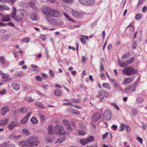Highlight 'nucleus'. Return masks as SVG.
Masks as SVG:
<instances>
[{
  "label": "nucleus",
  "instance_id": "1",
  "mask_svg": "<svg viewBox=\"0 0 147 147\" xmlns=\"http://www.w3.org/2000/svg\"><path fill=\"white\" fill-rule=\"evenodd\" d=\"M41 10L42 13L47 16L46 19L51 24H55L56 22V20L52 17L58 18L61 15V13L58 10L50 7H42Z\"/></svg>",
  "mask_w": 147,
  "mask_h": 147
},
{
  "label": "nucleus",
  "instance_id": "2",
  "mask_svg": "<svg viewBox=\"0 0 147 147\" xmlns=\"http://www.w3.org/2000/svg\"><path fill=\"white\" fill-rule=\"evenodd\" d=\"M18 16L16 14L11 17L12 18L17 22H19L22 21L25 17H27L28 14L26 10L20 9L19 10Z\"/></svg>",
  "mask_w": 147,
  "mask_h": 147
},
{
  "label": "nucleus",
  "instance_id": "3",
  "mask_svg": "<svg viewBox=\"0 0 147 147\" xmlns=\"http://www.w3.org/2000/svg\"><path fill=\"white\" fill-rule=\"evenodd\" d=\"M27 139L29 147L36 146L40 143L38 138L36 136H32Z\"/></svg>",
  "mask_w": 147,
  "mask_h": 147
},
{
  "label": "nucleus",
  "instance_id": "4",
  "mask_svg": "<svg viewBox=\"0 0 147 147\" xmlns=\"http://www.w3.org/2000/svg\"><path fill=\"white\" fill-rule=\"evenodd\" d=\"M122 72L126 76H131L137 74L138 71L132 67H128L125 68L122 70Z\"/></svg>",
  "mask_w": 147,
  "mask_h": 147
},
{
  "label": "nucleus",
  "instance_id": "5",
  "mask_svg": "<svg viewBox=\"0 0 147 147\" xmlns=\"http://www.w3.org/2000/svg\"><path fill=\"white\" fill-rule=\"evenodd\" d=\"M54 131L56 134L59 135H65L66 132L64 129V128L61 125H57L54 128Z\"/></svg>",
  "mask_w": 147,
  "mask_h": 147
},
{
  "label": "nucleus",
  "instance_id": "6",
  "mask_svg": "<svg viewBox=\"0 0 147 147\" xmlns=\"http://www.w3.org/2000/svg\"><path fill=\"white\" fill-rule=\"evenodd\" d=\"M79 3L81 5L85 6H89L93 5L95 0H78Z\"/></svg>",
  "mask_w": 147,
  "mask_h": 147
},
{
  "label": "nucleus",
  "instance_id": "7",
  "mask_svg": "<svg viewBox=\"0 0 147 147\" xmlns=\"http://www.w3.org/2000/svg\"><path fill=\"white\" fill-rule=\"evenodd\" d=\"M71 13L72 16L77 18H81L83 16V15L82 13L78 12L75 10H72L71 11Z\"/></svg>",
  "mask_w": 147,
  "mask_h": 147
},
{
  "label": "nucleus",
  "instance_id": "8",
  "mask_svg": "<svg viewBox=\"0 0 147 147\" xmlns=\"http://www.w3.org/2000/svg\"><path fill=\"white\" fill-rule=\"evenodd\" d=\"M104 113L105 119L107 120H110L111 117V112L109 109H107L104 110Z\"/></svg>",
  "mask_w": 147,
  "mask_h": 147
},
{
  "label": "nucleus",
  "instance_id": "9",
  "mask_svg": "<svg viewBox=\"0 0 147 147\" xmlns=\"http://www.w3.org/2000/svg\"><path fill=\"white\" fill-rule=\"evenodd\" d=\"M63 124L66 127L67 129L70 131H72L73 129L71 126V125L69 121L66 119H64L62 121Z\"/></svg>",
  "mask_w": 147,
  "mask_h": 147
},
{
  "label": "nucleus",
  "instance_id": "10",
  "mask_svg": "<svg viewBox=\"0 0 147 147\" xmlns=\"http://www.w3.org/2000/svg\"><path fill=\"white\" fill-rule=\"evenodd\" d=\"M0 15L1 17V21L3 22H8L11 20L10 16L9 14L4 15L1 13Z\"/></svg>",
  "mask_w": 147,
  "mask_h": 147
},
{
  "label": "nucleus",
  "instance_id": "11",
  "mask_svg": "<svg viewBox=\"0 0 147 147\" xmlns=\"http://www.w3.org/2000/svg\"><path fill=\"white\" fill-rule=\"evenodd\" d=\"M19 125V123L16 121H12L9 124L8 127L9 130H11L15 127Z\"/></svg>",
  "mask_w": 147,
  "mask_h": 147
},
{
  "label": "nucleus",
  "instance_id": "12",
  "mask_svg": "<svg viewBox=\"0 0 147 147\" xmlns=\"http://www.w3.org/2000/svg\"><path fill=\"white\" fill-rule=\"evenodd\" d=\"M101 115L99 113H96L94 114L92 117V120L95 122L101 118Z\"/></svg>",
  "mask_w": 147,
  "mask_h": 147
},
{
  "label": "nucleus",
  "instance_id": "13",
  "mask_svg": "<svg viewBox=\"0 0 147 147\" xmlns=\"http://www.w3.org/2000/svg\"><path fill=\"white\" fill-rule=\"evenodd\" d=\"M31 113L30 112L28 113L26 116L21 120V123L22 124H25L28 121L29 118L31 115Z\"/></svg>",
  "mask_w": 147,
  "mask_h": 147
},
{
  "label": "nucleus",
  "instance_id": "14",
  "mask_svg": "<svg viewBox=\"0 0 147 147\" xmlns=\"http://www.w3.org/2000/svg\"><path fill=\"white\" fill-rule=\"evenodd\" d=\"M1 74L2 75V78L4 79L5 78L4 80V81L5 82H7L11 80L12 79L11 78L9 77V75L8 74H6L3 73H1Z\"/></svg>",
  "mask_w": 147,
  "mask_h": 147
},
{
  "label": "nucleus",
  "instance_id": "15",
  "mask_svg": "<svg viewBox=\"0 0 147 147\" xmlns=\"http://www.w3.org/2000/svg\"><path fill=\"white\" fill-rule=\"evenodd\" d=\"M134 78V76L132 77L126 78L124 80L123 84L125 85L130 83L133 81Z\"/></svg>",
  "mask_w": 147,
  "mask_h": 147
},
{
  "label": "nucleus",
  "instance_id": "16",
  "mask_svg": "<svg viewBox=\"0 0 147 147\" xmlns=\"http://www.w3.org/2000/svg\"><path fill=\"white\" fill-rule=\"evenodd\" d=\"M9 111V108L7 107H3L1 109V113L2 115L4 116L5 114Z\"/></svg>",
  "mask_w": 147,
  "mask_h": 147
},
{
  "label": "nucleus",
  "instance_id": "17",
  "mask_svg": "<svg viewBox=\"0 0 147 147\" xmlns=\"http://www.w3.org/2000/svg\"><path fill=\"white\" fill-rule=\"evenodd\" d=\"M136 86L135 84L131 85V86H129L125 88V90H132V91H135L136 90Z\"/></svg>",
  "mask_w": 147,
  "mask_h": 147
},
{
  "label": "nucleus",
  "instance_id": "18",
  "mask_svg": "<svg viewBox=\"0 0 147 147\" xmlns=\"http://www.w3.org/2000/svg\"><path fill=\"white\" fill-rule=\"evenodd\" d=\"M19 145L21 147L25 146L29 147L28 144L27 142V139L25 141L20 142L19 143Z\"/></svg>",
  "mask_w": 147,
  "mask_h": 147
},
{
  "label": "nucleus",
  "instance_id": "19",
  "mask_svg": "<svg viewBox=\"0 0 147 147\" xmlns=\"http://www.w3.org/2000/svg\"><path fill=\"white\" fill-rule=\"evenodd\" d=\"M11 86L13 89L16 90H18L20 88V86L16 83H13L12 84Z\"/></svg>",
  "mask_w": 147,
  "mask_h": 147
},
{
  "label": "nucleus",
  "instance_id": "20",
  "mask_svg": "<svg viewBox=\"0 0 147 147\" xmlns=\"http://www.w3.org/2000/svg\"><path fill=\"white\" fill-rule=\"evenodd\" d=\"M134 58L133 57H131L128 60L126 61L125 62V63H123V64L126 65H128L131 63H132L134 61Z\"/></svg>",
  "mask_w": 147,
  "mask_h": 147
},
{
  "label": "nucleus",
  "instance_id": "21",
  "mask_svg": "<svg viewBox=\"0 0 147 147\" xmlns=\"http://www.w3.org/2000/svg\"><path fill=\"white\" fill-rule=\"evenodd\" d=\"M63 14L64 15V16L66 17V18L69 20L70 21H71L73 23L75 22V21L74 20H73V19L71 18L70 16L68 14H67L65 13V12H63Z\"/></svg>",
  "mask_w": 147,
  "mask_h": 147
},
{
  "label": "nucleus",
  "instance_id": "22",
  "mask_svg": "<svg viewBox=\"0 0 147 147\" xmlns=\"http://www.w3.org/2000/svg\"><path fill=\"white\" fill-rule=\"evenodd\" d=\"M31 19L34 21H36L38 19V17L37 15L35 13H32L30 16Z\"/></svg>",
  "mask_w": 147,
  "mask_h": 147
},
{
  "label": "nucleus",
  "instance_id": "23",
  "mask_svg": "<svg viewBox=\"0 0 147 147\" xmlns=\"http://www.w3.org/2000/svg\"><path fill=\"white\" fill-rule=\"evenodd\" d=\"M19 111L21 113H25L28 111V110L26 108H20L19 109Z\"/></svg>",
  "mask_w": 147,
  "mask_h": 147
},
{
  "label": "nucleus",
  "instance_id": "24",
  "mask_svg": "<svg viewBox=\"0 0 147 147\" xmlns=\"http://www.w3.org/2000/svg\"><path fill=\"white\" fill-rule=\"evenodd\" d=\"M0 62L3 65H5L6 63V60L3 56H0Z\"/></svg>",
  "mask_w": 147,
  "mask_h": 147
},
{
  "label": "nucleus",
  "instance_id": "25",
  "mask_svg": "<svg viewBox=\"0 0 147 147\" xmlns=\"http://www.w3.org/2000/svg\"><path fill=\"white\" fill-rule=\"evenodd\" d=\"M68 111L69 112L76 115H79L80 113L78 111L73 110L72 109H69Z\"/></svg>",
  "mask_w": 147,
  "mask_h": 147
},
{
  "label": "nucleus",
  "instance_id": "26",
  "mask_svg": "<svg viewBox=\"0 0 147 147\" xmlns=\"http://www.w3.org/2000/svg\"><path fill=\"white\" fill-rule=\"evenodd\" d=\"M8 121L7 119L0 120V125H4L6 124Z\"/></svg>",
  "mask_w": 147,
  "mask_h": 147
},
{
  "label": "nucleus",
  "instance_id": "27",
  "mask_svg": "<svg viewBox=\"0 0 147 147\" xmlns=\"http://www.w3.org/2000/svg\"><path fill=\"white\" fill-rule=\"evenodd\" d=\"M54 93L56 96H59L61 95L62 92L60 90L57 89L54 91Z\"/></svg>",
  "mask_w": 147,
  "mask_h": 147
},
{
  "label": "nucleus",
  "instance_id": "28",
  "mask_svg": "<svg viewBox=\"0 0 147 147\" xmlns=\"http://www.w3.org/2000/svg\"><path fill=\"white\" fill-rule=\"evenodd\" d=\"M31 122H32L33 124H36L38 123V121L35 117H32L30 120Z\"/></svg>",
  "mask_w": 147,
  "mask_h": 147
},
{
  "label": "nucleus",
  "instance_id": "29",
  "mask_svg": "<svg viewBox=\"0 0 147 147\" xmlns=\"http://www.w3.org/2000/svg\"><path fill=\"white\" fill-rule=\"evenodd\" d=\"M102 86L103 88H106L109 90H110L111 88V86L108 83H103L102 84Z\"/></svg>",
  "mask_w": 147,
  "mask_h": 147
},
{
  "label": "nucleus",
  "instance_id": "30",
  "mask_svg": "<svg viewBox=\"0 0 147 147\" xmlns=\"http://www.w3.org/2000/svg\"><path fill=\"white\" fill-rule=\"evenodd\" d=\"M79 142L82 145H83L88 144L86 139H81L79 140Z\"/></svg>",
  "mask_w": 147,
  "mask_h": 147
},
{
  "label": "nucleus",
  "instance_id": "31",
  "mask_svg": "<svg viewBox=\"0 0 147 147\" xmlns=\"http://www.w3.org/2000/svg\"><path fill=\"white\" fill-rule=\"evenodd\" d=\"M63 105H67V106H69L71 107H73L74 106L75 107L77 108H79V107L77 106H74L72 104V103L71 102H67L65 103H63Z\"/></svg>",
  "mask_w": 147,
  "mask_h": 147
},
{
  "label": "nucleus",
  "instance_id": "32",
  "mask_svg": "<svg viewBox=\"0 0 147 147\" xmlns=\"http://www.w3.org/2000/svg\"><path fill=\"white\" fill-rule=\"evenodd\" d=\"M94 138L93 136H90L86 139L87 143L89 142H92L94 140Z\"/></svg>",
  "mask_w": 147,
  "mask_h": 147
},
{
  "label": "nucleus",
  "instance_id": "33",
  "mask_svg": "<svg viewBox=\"0 0 147 147\" xmlns=\"http://www.w3.org/2000/svg\"><path fill=\"white\" fill-rule=\"evenodd\" d=\"M65 140V139L64 137H61L58 138L57 141L55 143H61L62 142L64 141Z\"/></svg>",
  "mask_w": 147,
  "mask_h": 147
},
{
  "label": "nucleus",
  "instance_id": "34",
  "mask_svg": "<svg viewBox=\"0 0 147 147\" xmlns=\"http://www.w3.org/2000/svg\"><path fill=\"white\" fill-rule=\"evenodd\" d=\"M100 94L102 96L105 97H107L108 95V94L107 92L104 91H101L100 93Z\"/></svg>",
  "mask_w": 147,
  "mask_h": 147
},
{
  "label": "nucleus",
  "instance_id": "35",
  "mask_svg": "<svg viewBox=\"0 0 147 147\" xmlns=\"http://www.w3.org/2000/svg\"><path fill=\"white\" fill-rule=\"evenodd\" d=\"M53 129V127L51 125H49V126L48 128V130L49 131V134H53V131L52 130Z\"/></svg>",
  "mask_w": 147,
  "mask_h": 147
},
{
  "label": "nucleus",
  "instance_id": "36",
  "mask_svg": "<svg viewBox=\"0 0 147 147\" xmlns=\"http://www.w3.org/2000/svg\"><path fill=\"white\" fill-rule=\"evenodd\" d=\"M143 17V15L141 14H137L136 15L135 18L136 20H138L142 18Z\"/></svg>",
  "mask_w": 147,
  "mask_h": 147
},
{
  "label": "nucleus",
  "instance_id": "37",
  "mask_svg": "<svg viewBox=\"0 0 147 147\" xmlns=\"http://www.w3.org/2000/svg\"><path fill=\"white\" fill-rule=\"evenodd\" d=\"M22 132L26 135H28L30 134V132L28 131L26 129H24L22 130Z\"/></svg>",
  "mask_w": 147,
  "mask_h": 147
},
{
  "label": "nucleus",
  "instance_id": "38",
  "mask_svg": "<svg viewBox=\"0 0 147 147\" xmlns=\"http://www.w3.org/2000/svg\"><path fill=\"white\" fill-rule=\"evenodd\" d=\"M35 105L36 106L42 108L43 107V105L40 102H36Z\"/></svg>",
  "mask_w": 147,
  "mask_h": 147
},
{
  "label": "nucleus",
  "instance_id": "39",
  "mask_svg": "<svg viewBox=\"0 0 147 147\" xmlns=\"http://www.w3.org/2000/svg\"><path fill=\"white\" fill-rule=\"evenodd\" d=\"M130 55V53H128L124 54L123 56L121 58L123 60H124L125 59L129 57Z\"/></svg>",
  "mask_w": 147,
  "mask_h": 147
},
{
  "label": "nucleus",
  "instance_id": "40",
  "mask_svg": "<svg viewBox=\"0 0 147 147\" xmlns=\"http://www.w3.org/2000/svg\"><path fill=\"white\" fill-rule=\"evenodd\" d=\"M22 73L20 71L19 72H16L14 74V75L18 77H20L23 76L22 75Z\"/></svg>",
  "mask_w": 147,
  "mask_h": 147
},
{
  "label": "nucleus",
  "instance_id": "41",
  "mask_svg": "<svg viewBox=\"0 0 147 147\" xmlns=\"http://www.w3.org/2000/svg\"><path fill=\"white\" fill-rule=\"evenodd\" d=\"M10 9V8L6 6L5 5H2V11L4 10L8 11Z\"/></svg>",
  "mask_w": 147,
  "mask_h": 147
},
{
  "label": "nucleus",
  "instance_id": "42",
  "mask_svg": "<svg viewBox=\"0 0 147 147\" xmlns=\"http://www.w3.org/2000/svg\"><path fill=\"white\" fill-rule=\"evenodd\" d=\"M49 74L52 78H54L55 76L54 72L52 69L50 70Z\"/></svg>",
  "mask_w": 147,
  "mask_h": 147
},
{
  "label": "nucleus",
  "instance_id": "43",
  "mask_svg": "<svg viewBox=\"0 0 147 147\" xmlns=\"http://www.w3.org/2000/svg\"><path fill=\"white\" fill-rule=\"evenodd\" d=\"M39 38L43 41H45L46 39V37L45 35L41 34L39 37Z\"/></svg>",
  "mask_w": 147,
  "mask_h": 147
},
{
  "label": "nucleus",
  "instance_id": "44",
  "mask_svg": "<svg viewBox=\"0 0 147 147\" xmlns=\"http://www.w3.org/2000/svg\"><path fill=\"white\" fill-rule=\"evenodd\" d=\"M16 9L15 7H13V11L12 12L11 14V17L12 16H13L15 15L16 14Z\"/></svg>",
  "mask_w": 147,
  "mask_h": 147
},
{
  "label": "nucleus",
  "instance_id": "45",
  "mask_svg": "<svg viewBox=\"0 0 147 147\" xmlns=\"http://www.w3.org/2000/svg\"><path fill=\"white\" fill-rule=\"evenodd\" d=\"M22 41L24 42H28L30 41V40L28 38H24L22 39Z\"/></svg>",
  "mask_w": 147,
  "mask_h": 147
},
{
  "label": "nucleus",
  "instance_id": "46",
  "mask_svg": "<svg viewBox=\"0 0 147 147\" xmlns=\"http://www.w3.org/2000/svg\"><path fill=\"white\" fill-rule=\"evenodd\" d=\"M85 134V132L83 131L80 130L78 131V134L80 136H84Z\"/></svg>",
  "mask_w": 147,
  "mask_h": 147
},
{
  "label": "nucleus",
  "instance_id": "47",
  "mask_svg": "<svg viewBox=\"0 0 147 147\" xmlns=\"http://www.w3.org/2000/svg\"><path fill=\"white\" fill-rule=\"evenodd\" d=\"M113 85L115 88H119L120 89V90H121V88L119 84L116 83L115 84H114Z\"/></svg>",
  "mask_w": 147,
  "mask_h": 147
},
{
  "label": "nucleus",
  "instance_id": "48",
  "mask_svg": "<svg viewBox=\"0 0 147 147\" xmlns=\"http://www.w3.org/2000/svg\"><path fill=\"white\" fill-rule=\"evenodd\" d=\"M25 100L26 101H32L33 100L30 97H26L25 98Z\"/></svg>",
  "mask_w": 147,
  "mask_h": 147
},
{
  "label": "nucleus",
  "instance_id": "49",
  "mask_svg": "<svg viewBox=\"0 0 147 147\" xmlns=\"http://www.w3.org/2000/svg\"><path fill=\"white\" fill-rule=\"evenodd\" d=\"M118 63H119V65L121 67H124L125 66V64H124L123 63H122L120 61H118Z\"/></svg>",
  "mask_w": 147,
  "mask_h": 147
},
{
  "label": "nucleus",
  "instance_id": "50",
  "mask_svg": "<svg viewBox=\"0 0 147 147\" xmlns=\"http://www.w3.org/2000/svg\"><path fill=\"white\" fill-rule=\"evenodd\" d=\"M137 113V111L136 109H133L131 111V113L133 115H135Z\"/></svg>",
  "mask_w": 147,
  "mask_h": 147
},
{
  "label": "nucleus",
  "instance_id": "51",
  "mask_svg": "<svg viewBox=\"0 0 147 147\" xmlns=\"http://www.w3.org/2000/svg\"><path fill=\"white\" fill-rule=\"evenodd\" d=\"M80 40L81 43L83 44H85L86 43V41L83 38L80 37Z\"/></svg>",
  "mask_w": 147,
  "mask_h": 147
},
{
  "label": "nucleus",
  "instance_id": "52",
  "mask_svg": "<svg viewBox=\"0 0 147 147\" xmlns=\"http://www.w3.org/2000/svg\"><path fill=\"white\" fill-rule=\"evenodd\" d=\"M0 147H8V143H3L0 146Z\"/></svg>",
  "mask_w": 147,
  "mask_h": 147
},
{
  "label": "nucleus",
  "instance_id": "53",
  "mask_svg": "<svg viewBox=\"0 0 147 147\" xmlns=\"http://www.w3.org/2000/svg\"><path fill=\"white\" fill-rule=\"evenodd\" d=\"M41 75L43 78L45 79H47L48 78V76L45 73L42 74Z\"/></svg>",
  "mask_w": 147,
  "mask_h": 147
},
{
  "label": "nucleus",
  "instance_id": "54",
  "mask_svg": "<svg viewBox=\"0 0 147 147\" xmlns=\"http://www.w3.org/2000/svg\"><path fill=\"white\" fill-rule=\"evenodd\" d=\"M100 70L101 72H103L104 71V68L102 64L100 66Z\"/></svg>",
  "mask_w": 147,
  "mask_h": 147
},
{
  "label": "nucleus",
  "instance_id": "55",
  "mask_svg": "<svg viewBox=\"0 0 147 147\" xmlns=\"http://www.w3.org/2000/svg\"><path fill=\"white\" fill-rule=\"evenodd\" d=\"M30 5L32 8H34L35 6V4L34 3L31 2L29 3Z\"/></svg>",
  "mask_w": 147,
  "mask_h": 147
},
{
  "label": "nucleus",
  "instance_id": "56",
  "mask_svg": "<svg viewBox=\"0 0 147 147\" xmlns=\"http://www.w3.org/2000/svg\"><path fill=\"white\" fill-rule=\"evenodd\" d=\"M136 47V43L135 41L133 42L132 45V49L134 50L135 49Z\"/></svg>",
  "mask_w": 147,
  "mask_h": 147
},
{
  "label": "nucleus",
  "instance_id": "57",
  "mask_svg": "<svg viewBox=\"0 0 147 147\" xmlns=\"http://www.w3.org/2000/svg\"><path fill=\"white\" fill-rule=\"evenodd\" d=\"M125 128V125L124 124H121V129L120 131H123Z\"/></svg>",
  "mask_w": 147,
  "mask_h": 147
},
{
  "label": "nucleus",
  "instance_id": "58",
  "mask_svg": "<svg viewBox=\"0 0 147 147\" xmlns=\"http://www.w3.org/2000/svg\"><path fill=\"white\" fill-rule=\"evenodd\" d=\"M137 140L140 142V143H142L143 140L141 138H140L139 137H137L136 138Z\"/></svg>",
  "mask_w": 147,
  "mask_h": 147
},
{
  "label": "nucleus",
  "instance_id": "59",
  "mask_svg": "<svg viewBox=\"0 0 147 147\" xmlns=\"http://www.w3.org/2000/svg\"><path fill=\"white\" fill-rule=\"evenodd\" d=\"M126 130L128 132H130L131 130V128L129 126H126Z\"/></svg>",
  "mask_w": 147,
  "mask_h": 147
},
{
  "label": "nucleus",
  "instance_id": "60",
  "mask_svg": "<svg viewBox=\"0 0 147 147\" xmlns=\"http://www.w3.org/2000/svg\"><path fill=\"white\" fill-rule=\"evenodd\" d=\"M147 10V7L146 6H144L142 8V12L144 13Z\"/></svg>",
  "mask_w": 147,
  "mask_h": 147
},
{
  "label": "nucleus",
  "instance_id": "61",
  "mask_svg": "<svg viewBox=\"0 0 147 147\" xmlns=\"http://www.w3.org/2000/svg\"><path fill=\"white\" fill-rule=\"evenodd\" d=\"M36 80H38V81H41L42 80V78L41 77L38 76H37L36 77Z\"/></svg>",
  "mask_w": 147,
  "mask_h": 147
},
{
  "label": "nucleus",
  "instance_id": "62",
  "mask_svg": "<svg viewBox=\"0 0 147 147\" xmlns=\"http://www.w3.org/2000/svg\"><path fill=\"white\" fill-rule=\"evenodd\" d=\"M40 117L41 119V120L42 121H43L45 119V117L43 115H40Z\"/></svg>",
  "mask_w": 147,
  "mask_h": 147
},
{
  "label": "nucleus",
  "instance_id": "63",
  "mask_svg": "<svg viewBox=\"0 0 147 147\" xmlns=\"http://www.w3.org/2000/svg\"><path fill=\"white\" fill-rule=\"evenodd\" d=\"M79 126L80 129H83L85 127V125L81 123L79 124Z\"/></svg>",
  "mask_w": 147,
  "mask_h": 147
},
{
  "label": "nucleus",
  "instance_id": "64",
  "mask_svg": "<svg viewBox=\"0 0 147 147\" xmlns=\"http://www.w3.org/2000/svg\"><path fill=\"white\" fill-rule=\"evenodd\" d=\"M6 90L5 89H3V90L0 91V94H4L6 93Z\"/></svg>",
  "mask_w": 147,
  "mask_h": 147
}]
</instances>
